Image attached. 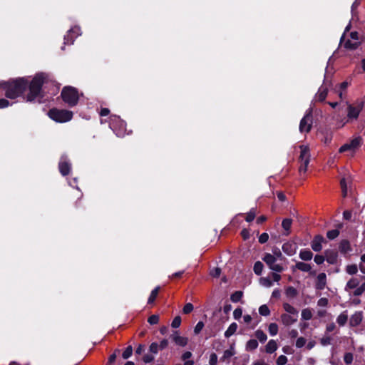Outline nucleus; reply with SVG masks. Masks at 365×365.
I'll return each instance as SVG.
<instances>
[{
	"instance_id": "obj_20",
	"label": "nucleus",
	"mask_w": 365,
	"mask_h": 365,
	"mask_svg": "<svg viewBox=\"0 0 365 365\" xmlns=\"http://www.w3.org/2000/svg\"><path fill=\"white\" fill-rule=\"evenodd\" d=\"M296 268L300 271L309 272L310 274H315L316 272L312 270V266L309 264L302 262H297L295 265Z\"/></svg>"
},
{
	"instance_id": "obj_25",
	"label": "nucleus",
	"mask_w": 365,
	"mask_h": 365,
	"mask_svg": "<svg viewBox=\"0 0 365 365\" xmlns=\"http://www.w3.org/2000/svg\"><path fill=\"white\" fill-rule=\"evenodd\" d=\"M347 319L348 315L346 314V312H344L337 317L336 322L339 324V326H344L347 322Z\"/></svg>"
},
{
	"instance_id": "obj_3",
	"label": "nucleus",
	"mask_w": 365,
	"mask_h": 365,
	"mask_svg": "<svg viewBox=\"0 0 365 365\" xmlns=\"http://www.w3.org/2000/svg\"><path fill=\"white\" fill-rule=\"evenodd\" d=\"M364 279H365V277H364ZM344 290L350 296H361L365 292V282L360 284V281L357 277H351L346 282Z\"/></svg>"
},
{
	"instance_id": "obj_59",
	"label": "nucleus",
	"mask_w": 365,
	"mask_h": 365,
	"mask_svg": "<svg viewBox=\"0 0 365 365\" xmlns=\"http://www.w3.org/2000/svg\"><path fill=\"white\" fill-rule=\"evenodd\" d=\"M317 304L319 307H326L328 304V299L327 298H320L317 302Z\"/></svg>"
},
{
	"instance_id": "obj_62",
	"label": "nucleus",
	"mask_w": 365,
	"mask_h": 365,
	"mask_svg": "<svg viewBox=\"0 0 365 365\" xmlns=\"http://www.w3.org/2000/svg\"><path fill=\"white\" fill-rule=\"evenodd\" d=\"M288 336L290 338H296L298 336V331L297 329H291L288 331Z\"/></svg>"
},
{
	"instance_id": "obj_32",
	"label": "nucleus",
	"mask_w": 365,
	"mask_h": 365,
	"mask_svg": "<svg viewBox=\"0 0 365 365\" xmlns=\"http://www.w3.org/2000/svg\"><path fill=\"white\" fill-rule=\"evenodd\" d=\"M302 319L304 320H309L312 317V312L309 309H304L302 311Z\"/></svg>"
},
{
	"instance_id": "obj_46",
	"label": "nucleus",
	"mask_w": 365,
	"mask_h": 365,
	"mask_svg": "<svg viewBox=\"0 0 365 365\" xmlns=\"http://www.w3.org/2000/svg\"><path fill=\"white\" fill-rule=\"evenodd\" d=\"M181 324V318L180 316L175 317L171 324L172 327L178 328Z\"/></svg>"
},
{
	"instance_id": "obj_50",
	"label": "nucleus",
	"mask_w": 365,
	"mask_h": 365,
	"mask_svg": "<svg viewBox=\"0 0 365 365\" xmlns=\"http://www.w3.org/2000/svg\"><path fill=\"white\" fill-rule=\"evenodd\" d=\"M287 362V358L284 355H280L277 359V364L284 365Z\"/></svg>"
},
{
	"instance_id": "obj_54",
	"label": "nucleus",
	"mask_w": 365,
	"mask_h": 365,
	"mask_svg": "<svg viewBox=\"0 0 365 365\" xmlns=\"http://www.w3.org/2000/svg\"><path fill=\"white\" fill-rule=\"evenodd\" d=\"M344 359V361L346 364H351L353 361V354L351 353L345 354Z\"/></svg>"
},
{
	"instance_id": "obj_39",
	"label": "nucleus",
	"mask_w": 365,
	"mask_h": 365,
	"mask_svg": "<svg viewBox=\"0 0 365 365\" xmlns=\"http://www.w3.org/2000/svg\"><path fill=\"white\" fill-rule=\"evenodd\" d=\"M292 225V220L291 219H284L282 221V226L285 231L287 232L289 231Z\"/></svg>"
},
{
	"instance_id": "obj_10",
	"label": "nucleus",
	"mask_w": 365,
	"mask_h": 365,
	"mask_svg": "<svg viewBox=\"0 0 365 365\" xmlns=\"http://www.w3.org/2000/svg\"><path fill=\"white\" fill-rule=\"evenodd\" d=\"M312 125V110H309L307 111L306 115L301 120L299 123V131L301 133H308L311 130Z\"/></svg>"
},
{
	"instance_id": "obj_55",
	"label": "nucleus",
	"mask_w": 365,
	"mask_h": 365,
	"mask_svg": "<svg viewBox=\"0 0 365 365\" xmlns=\"http://www.w3.org/2000/svg\"><path fill=\"white\" fill-rule=\"evenodd\" d=\"M341 187L343 196L345 197L346 195L347 188H346V181H345L344 178H343L341 180Z\"/></svg>"
},
{
	"instance_id": "obj_11",
	"label": "nucleus",
	"mask_w": 365,
	"mask_h": 365,
	"mask_svg": "<svg viewBox=\"0 0 365 365\" xmlns=\"http://www.w3.org/2000/svg\"><path fill=\"white\" fill-rule=\"evenodd\" d=\"M359 44L360 41L359 34L356 31L351 32L350 34V38L347 39V41L344 42V46L349 49H355L359 46Z\"/></svg>"
},
{
	"instance_id": "obj_7",
	"label": "nucleus",
	"mask_w": 365,
	"mask_h": 365,
	"mask_svg": "<svg viewBox=\"0 0 365 365\" xmlns=\"http://www.w3.org/2000/svg\"><path fill=\"white\" fill-rule=\"evenodd\" d=\"M49 117L58 123H65L71 120L73 113L66 110L51 109L48 112Z\"/></svg>"
},
{
	"instance_id": "obj_40",
	"label": "nucleus",
	"mask_w": 365,
	"mask_h": 365,
	"mask_svg": "<svg viewBox=\"0 0 365 365\" xmlns=\"http://www.w3.org/2000/svg\"><path fill=\"white\" fill-rule=\"evenodd\" d=\"M235 354V351L234 350V347L232 346L230 349H227L224 351L223 354V359H228L232 356Z\"/></svg>"
},
{
	"instance_id": "obj_28",
	"label": "nucleus",
	"mask_w": 365,
	"mask_h": 365,
	"mask_svg": "<svg viewBox=\"0 0 365 365\" xmlns=\"http://www.w3.org/2000/svg\"><path fill=\"white\" fill-rule=\"evenodd\" d=\"M255 335L260 342H264L267 339L266 334L260 329L257 330Z\"/></svg>"
},
{
	"instance_id": "obj_17",
	"label": "nucleus",
	"mask_w": 365,
	"mask_h": 365,
	"mask_svg": "<svg viewBox=\"0 0 365 365\" xmlns=\"http://www.w3.org/2000/svg\"><path fill=\"white\" fill-rule=\"evenodd\" d=\"M324 241V239L321 235H317L314 237L311 243V247L312 250L315 252H319L322 249V242Z\"/></svg>"
},
{
	"instance_id": "obj_58",
	"label": "nucleus",
	"mask_w": 365,
	"mask_h": 365,
	"mask_svg": "<svg viewBox=\"0 0 365 365\" xmlns=\"http://www.w3.org/2000/svg\"><path fill=\"white\" fill-rule=\"evenodd\" d=\"M314 260L317 264H321L324 262V257L322 255H315Z\"/></svg>"
},
{
	"instance_id": "obj_27",
	"label": "nucleus",
	"mask_w": 365,
	"mask_h": 365,
	"mask_svg": "<svg viewBox=\"0 0 365 365\" xmlns=\"http://www.w3.org/2000/svg\"><path fill=\"white\" fill-rule=\"evenodd\" d=\"M258 347V342L256 339H250L246 344L247 351H253Z\"/></svg>"
},
{
	"instance_id": "obj_21",
	"label": "nucleus",
	"mask_w": 365,
	"mask_h": 365,
	"mask_svg": "<svg viewBox=\"0 0 365 365\" xmlns=\"http://www.w3.org/2000/svg\"><path fill=\"white\" fill-rule=\"evenodd\" d=\"M283 308L285 311L284 314H292V315H293L294 317H298V314H299L298 310L295 307L292 306L291 304H289L288 303H284Z\"/></svg>"
},
{
	"instance_id": "obj_56",
	"label": "nucleus",
	"mask_w": 365,
	"mask_h": 365,
	"mask_svg": "<svg viewBox=\"0 0 365 365\" xmlns=\"http://www.w3.org/2000/svg\"><path fill=\"white\" fill-rule=\"evenodd\" d=\"M323 346H327L331 344V338L329 336H324L320 340Z\"/></svg>"
},
{
	"instance_id": "obj_43",
	"label": "nucleus",
	"mask_w": 365,
	"mask_h": 365,
	"mask_svg": "<svg viewBox=\"0 0 365 365\" xmlns=\"http://www.w3.org/2000/svg\"><path fill=\"white\" fill-rule=\"evenodd\" d=\"M133 353V349L131 346H128L125 350L123 352L122 356L123 359H128Z\"/></svg>"
},
{
	"instance_id": "obj_6",
	"label": "nucleus",
	"mask_w": 365,
	"mask_h": 365,
	"mask_svg": "<svg viewBox=\"0 0 365 365\" xmlns=\"http://www.w3.org/2000/svg\"><path fill=\"white\" fill-rule=\"evenodd\" d=\"M364 106V100H359L353 104H349L347 106V122L356 120Z\"/></svg>"
},
{
	"instance_id": "obj_53",
	"label": "nucleus",
	"mask_w": 365,
	"mask_h": 365,
	"mask_svg": "<svg viewBox=\"0 0 365 365\" xmlns=\"http://www.w3.org/2000/svg\"><path fill=\"white\" fill-rule=\"evenodd\" d=\"M217 362V356L216 354L212 353L210 356L209 363L210 365H216Z\"/></svg>"
},
{
	"instance_id": "obj_4",
	"label": "nucleus",
	"mask_w": 365,
	"mask_h": 365,
	"mask_svg": "<svg viewBox=\"0 0 365 365\" xmlns=\"http://www.w3.org/2000/svg\"><path fill=\"white\" fill-rule=\"evenodd\" d=\"M362 140L360 137H356L351 140L349 143H345L339 149V153H346L349 157H353L355 153L361 146Z\"/></svg>"
},
{
	"instance_id": "obj_2",
	"label": "nucleus",
	"mask_w": 365,
	"mask_h": 365,
	"mask_svg": "<svg viewBox=\"0 0 365 365\" xmlns=\"http://www.w3.org/2000/svg\"><path fill=\"white\" fill-rule=\"evenodd\" d=\"M45 76L40 73L36 75L29 83V93L26 96L27 101H34L41 97V86L44 82Z\"/></svg>"
},
{
	"instance_id": "obj_19",
	"label": "nucleus",
	"mask_w": 365,
	"mask_h": 365,
	"mask_svg": "<svg viewBox=\"0 0 365 365\" xmlns=\"http://www.w3.org/2000/svg\"><path fill=\"white\" fill-rule=\"evenodd\" d=\"M327 284V275L325 273H320L317 277L316 288L317 289H324Z\"/></svg>"
},
{
	"instance_id": "obj_31",
	"label": "nucleus",
	"mask_w": 365,
	"mask_h": 365,
	"mask_svg": "<svg viewBox=\"0 0 365 365\" xmlns=\"http://www.w3.org/2000/svg\"><path fill=\"white\" fill-rule=\"evenodd\" d=\"M259 284L265 287H271L273 285L272 281L269 277L260 278Z\"/></svg>"
},
{
	"instance_id": "obj_22",
	"label": "nucleus",
	"mask_w": 365,
	"mask_h": 365,
	"mask_svg": "<svg viewBox=\"0 0 365 365\" xmlns=\"http://www.w3.org/2000/svg\"><path fill=\"white\" fill-rule=\"evenodd\" d=\"M278 348V345L274 339H271L268 341L267 345L265 346V351L267 354L274 353Z\"/></svg>"
},
{
	"instance_id": "obj_42",
	"label": "nucleus",
	"mask_w": 365,
	"mask_h": 365,
	"mask_svg": "<svg viewBox=\"0 0 365 365\" xmlns=\"http://www.w3.org/2000/svg\"><path fill=\"white\" fill-rule=\"evenodd\" d=\"M256 216V210L255 209H251L250 211L247 214L246 221L252 222Z\"/></svg>"
},
{
	"instance_id": "obj_38",
	"label": "nucleus",
	"mask_w": 365,
	"mask_h": 365,
	"mask_svg": "<svg viewBox=\"0 0 365 365\" xmlns=\"http://www.w3.org/2000/svg\"><path fill=\"white\" fill-rule=\"evenodd\" d=\"M337 255L336 253H332L331 255H326V260L329 264H334L336 262Z\"/></svg>"
},
{
	"instance_id": "obj_18",
	"label": "nucleus",
	"mask_w": 365,
	"mask_h": 365,
	"mask_svg": "<svg viewBox=\"0 0 365 365\" xmlns=\"http://www.w3.org/2000/svg\"><path fill=\"white\" fill-rule=\"evenodd\" d=\"M328 92V87L324 83L318 90L317 93L315 96L316 101H323L325 100Z\"/></svg>"
},
{
	"instance_id": "obj_30",
	"label": "nucleus",
	"mask_w": 365,
	"mask_h": 365,
	"mask_svg": "<svg viewBox=\"0 0 365 365\" xmlns=\"http://www.w3.org/2000/svg\"><path fill=\"white\" fill-rule=\"evenodd\" d=\"M159 290H160V287H157L151 292L150 297L148 298V303L151 304V303L154 302V301L155 300V299L158 294Z\"/></svg>"
},
{
	"instance_id": "obj_33",
	"label": "nucleus",
	"mask_w": 365,
	"mask_h": 365,
	"mask_svg": "<svg viewBox=\"0 0 365 365\" xmlns=\"http://www.w3.org/2000/svg\"><path fill=\"white\" fill-rule=\"evenodd\" d=\"M278 325L276 323H271L269 325L268 331L271 336H275L278 333Z\"/></svg>"
},
{
	"instance_id": "obj_15",
	"label": "nucleus",
	"mask_w": 365,
	"mask_h": 365,
	"mask_svg": "<svg viewBox=\"0 0 365 365\" xmlns=\"http://www.w3.org/2000/svg\"><path fill=\"white\" fill-rule=\"evenodd\" d=\"M171 338L177 345L180 346H186L188 341L187 338L180 336L177 331L172 334Z\"/></svg>"
},
{
	"instance_id": "obj_49",
	"label": "nucleus",
	"mask_w": 365,
	"mask_h": 365,
	"mask_svg": "<svg viewBox=\"0 0 365 365\" xmlns=\"http://www.w3.org/2000/svg\"><path fill=\"white\" fill-rule=\"evenodd\" d=\"M148 322L150 324H157L159 322V316L156 314L151 315L149 318Z\"/></svg>"
},
{
	"instance_id": "obj_14",
	"label": "nucleus",
	"mask_w": 365,
	"mask_h": 365,
	"mask_svg": "<svg viewBox=\"0 0 365 365\" xmlns=\"http://www.w3.org/2000/svg\"><path fill=\"white\" fill-rule=\"evenodd\" d=\"M363 319V312L361 311L356 312L349 319V324L351 327H357L361 324Z\"/></svg>"
},
{
	"instance_id": "obj_23",
	"label": "nucleus",
	"mask_w": 365,
	"mask_h": 365,
	"mask_svg": "<svg viewBox=\"0 0 365 365\" xmlns=\"http://www.w3.org/2000/svg\"><path fill=\"white\" fill-rule=\"evenodd\" d=\"M313 257L312 252L309 250H302L299 252V257L304 261L311 260Z\"/></svg>"
},
{
	"instance_id": "obj_16",
	"label": "nucleus",
	"mask_w": 365,
	"mask_h": 365,
	"mask_svg": "<svg viewBox=\"0 0 365 365\" xmlns=\"http://www.w3.org/2000/svg\"><path fill=\"white\" fill-rule=\"evenodd\" d=\"M281 322L284 326H291L297 322L298 317H294L292 314H282L280 317Z\"/></svg>"
},
{
	"instance_id": "obj_34",
	"label": "nucleus",
	"mask_w": 365,
	"mask_h": 365,
	"mask_svg": "<svg viewBox=\"0 0 365 365\" xmlns=\"http://www.w3.org/2000/svg\"><path fill=\"white\" fill-rule=\"evenodd\" d=\"M263 264L261 262H255L254 265V272L256 274L260 275L263 270Z\"/></svg>"
},
{
	"instance_id": "obj_61",
	"label": "nucleus",
	"mask_w": 365,
	"mask_h": 365,
	"mask_svg": "<svg viewBox=\"0 0 365 365\" xmlns=\"http://www.w3.org/2000/svg\"><path fill=\"white\" fill-rule=\"evenodd\" d=\"M154 359V356L152 354H145L144 356H143V361L145 363H149V362H151L152 361H153Z\"/></svg>"
},
{
	"instance_id": "obj_47",
	"label": "nucleus",
	"mask_w": 365,
	"mask_h": 365,
	"mask_svg": "<svg viewBox=\"0 0 365 365\" xmlns=\"http://www.w3.org/2000/svg\"><path fill=\"white\" fill-rule=\"evenodd\" d=\"M194 307L191 303H187L182 309L184 314H187L193 310Z\"/></svg>"
},
{
	"instance_id": "obj_24",
	"label": "nucleus",
	"mask_w": 365,
	"mask_h": 365,
	"mask_svg": "<svg viewBox=\"0 0 365 365\" xmlns=\"http://www.w3.org/2000/svg\"><path fill=\"white\" fill-rule=\"evenodd\" d=\"M237 324L235 323V322H233L232 323L229 327L227 328V329L225 331V336L226 338H229L231 336H232L237 331Z\"/></svg>"
},
{
	"instance_id": "obj_52",
	"label": "nucleus",
	"mask_w": 365,
	"mask_h": 365,
	"mask_svg": "<svg viewBox=\"0 0 365 365\" xmlns=\"http://www.w3.org/2000/svg\"><path fill=\"white\" fill-rule=\"evenodd\" d=\"M272 256H274V257L277 260L282 259L283 258L282 254L279 249H274L273 250V254H272Z\"/></svg>"
},
{
	"instance_id": "obj_64",
	"label": "nucleus",
	"mask_w": 365,
	"mask_h": 365,
	"mask_svg": "<svg viewBox=\"0 0 365 365\" xmlns=\"http://www.w3.org/2000/svg\"><path fill=\"white\" fill-rule=\"evenodd\" d=\"M10 105L9 102L6 99H0V108L8 107Z\"/></svg>"
},
{
	"instance_id": "obj_60",
	"label": "nucleus",
	"mask_w": 365,
	"mask_h": 365,
	"mask_svg": "<svg viewBox=\"0 0 365 365\" xmlns=\"http://www.w3.org/2000/svg\"><path fill=\"white\" fill-rule=\"evenodd\" d=\"M149 349L152 353L156 354L158 351V345L156 343H152Z\"/></svg>"
},
{
	"instance_id": "obj_5",
	"label": "nucleus",
	"mask_w": 365,
	"mask_h": 365,
	"mask_svg": "<svg viewBox=\"0 0 365 365\" xmlns=\"http://www.w3.org/2000/svg\"><path fill=\"white\" fill-rule=\"evenodd\" d=\"M61 97L65 103L70 106H75L79 98L77 90L71 86L64 87L61 92Z\"/></svg>"
},
{
	"instance_id": "obj_36",
	"label": "nucleus",
	"mask_w": 365,
	"mask_h": 365,
	"mask_svg": "<svg viewBox=\"0 0 365 365\" xmlns=\"http://www.w3.org/2000/svg\"><path fill=\"white\" fill-rule=\"evenodd\" d=\"M340 250H341V252H344V253H347L349 251H351V247H350V245H349V242L343 241L341 243Z\"/></svg>"
},
{
	"instance_id": "obj_41",
	"label": "nucleus",
	"mask_w": 365,
	"mask_h": 365,
	"mask_svg": "<svg viewBox=\"0 0 365 365\" xmlns=\"http://www.w3.org/2000/svg\"><path fill=\"white\" fill-rule=\"evenodd\" d=\"M297 290L292 287H289L286 289V294L289 297H294L297 295Z\"/></svg>"
},
{
	"instance_id": "obj_9",
	"label": "nucleus",
	"mask_w": 365,
	"mask_h": 365,
	"mask_svg": "<svg viewBox=\"0 0 365 365\" xmlns=\"http://www.w3.org/2000/svg\"><path fill=\"white\" fill-rule=\"evenodd\" d=\"M274 257H275L272 256V254L266 253L264 255L262 260L267 264L270 269L277 272H281L284 270V268L281 264L276 263L277 260Z\"/></svg>"
},
{
	"instance_id": "obj_51",
	"label": "nucleus",
	"mask_w": 365,
	"mask_h": 365,
	"mask_svg": "<svg viewBox=\"0 0 365 365\" xmlns=\"http://www.w3.org/2000/svg\"><path fill=\"white\" fill-rule=\"evenodd\" d=\"M204 323L202 322H199L194 328V333L195 334H198L203 329Z\"/></svg>"
},
{
	"instance_id": "obj_37",
	"label": "nucleus",
	"mask_w": 365,
	"mask_h": 365,
	"mask_svg": "<svg viewBox=\"0 0 365 365\" xmlns=\"http://www.w3.org/2000/svg\"><path fill=\"white\" fill-rule=\"evenodd\" d=\"M339 235V231L338 230H329L327 232V237L329 239V240H334L335 238H336Z\"/></svg>"
},
{
	"instance_id": "obj_35",
	"label": "nucleus",
	"mask_w": 365,
	"mask_h": 365,
	"mask_svg": "<svg viewBox=\"0 0 365 365\" xmlns=\"http://www.w3.org/2000/svg\"><path fill=\"white\" fill-rule=\"evenodd\" d=\"M259 313L262 316H269L270 311L269 307L266 304H263L259 308Z\"/></svg>"
},
{
	"instance_id": "obj_1",
	"label": "nucleus",
	"mask_w": 365,
	"mask_h": 365,
	"mask_svg": "<svg viewBox=\"0 0 365 365\" xmlns=\"http://www.w3.org/2000/svg\"><path fill=\"white\" fill-rule=\"evenodd\" d=\"M27 86L28 81L24 78L0 83V88L5 91L6 96L11 99L20 96L26 90Z\"/></svg>"
},
{
	"instance_id": "obj_12",
	"label": "nucleus",
	"mask_w": 365,
	"mask_h": 365,
	"mask_svg": "<svg viewBox=\"0 0 365 365\" xmlns=\"http://www.w3.org/2000/svg\"><path fill=\"white\" fill-rule=\"evenodd\" d=\"M81 34V29L75 26L69 30L68 33L64 37V43H72L75 37Z\"/></svg>"
},
{
	"instance_id": "obj_8",
	"label": "nucleus",
	"mask_w": 365,
	"mask_h": 365,
	"mask_svg": "<svg viewBox=\"0 0 365 365\" xmlns=\"http://www.w3.org/2000/svg\"><path fill=\"white\" fill-rule=\"evenodd\" d=\"M299 162L300 166L299 171L300 173H305L307 170V166L310 161V153L307 146L301 145L300 147Z\"/></svg>"
},
{
	"instance_id": "obj_57",
	"label": "nucleus",
	"mask_w": 365,
	"mask_h": 365,
	"mask_svg": "<svg viewBox=\"0 0 365 365\" xmlns=\"http://www.w3.org/2000/svg\"><path fill=\"white\" fill-rule=\"evenodd\" d=\"M269 239V235L267 233H262L259 237V242L260 243H265Z\"/></svg>"
},
{
	"instance_id": "obj_29",
	"label": "nucleus",
	"mask_w": 365,
	"mask_h": 365,
	"mask_svg": "<svg viewBox=\"0 0 365 365\" xmlns=\"http://www.w3.org/2000/svg\"><path fill=\"white\" fill-rule=\"evenodd\" d=\"M243 293L241 291L235 292L230 297V299L232 302H238L241 300Z\"/></svg>"
},
{
	"instance_id": "obj_45",
	"label": "nucleus",
	"mask_w": 365,
	"mask_h": 365,
	"mask_svg": "<svg viewBox=\"0 0 365 365\" xmlns=\"http://www.w3.org/2000/svg\"><path fill=\"white\" fill-rule=\"evenodd\" d=\"M360 271L365 274V253L361 256V262L359 264Z\"/></svg>"
},
{
	"instance_id": "obj_13",
	"label": "nucleus",
	"mask_w": 365,
	"mask_h": 365,
	"mask_svg": "<svg viewBox=\"0 0 365 365\" xmlns=\"http://www.w3.org/2000/svg\"><path fill=\"white\" fill-rule=\"evenodd\" d=\"M59 170L63 175H66L71 170V164L68 162L67 158L62 156L59 162Z\"/></svg>"
},
{
	"instance_id": "obj_63",
	"label": "nucleus",
	"mask_w": 365,
	"mask_h": 365,
	"mask_svg": "<svg viewBox=\"0 0 365 365\" xmlns=\"http://www.w3.org/2000/svg\"><path fill=\"white\" fill-rule=\"evenodd\" d=\"M220 272H221V270L220 268H215L214 269H212L211 271L210 274L212 277H217L220 276Z\"/></svg>"
},
{
	"instance_id": "obj_44",
	"label": "nucleus",
	"mask_w": 365,
	"mask_h": 365,
	"mask_svg": "<svg viewBox=\"0 0 365 365\" xmlns=\"http://www.w3.org/2000/svg\"><path fill=\"white\" fill-rule=\"evenodd\" d=\"M306 342H307V340L305 339V338L300 336V337L297 338V339L296 341V344H295L296 347L302 348L306 344Z\"/></svg>"
},
{
	"instance_id": "obj_26",
	"label": "nucleus",
	"mask_w": 365,
	"mask_h": 365,
	"mask_svg": "<svg viewBox=\"0 0 365 365\" xmlns=\"http://www.w3.org/2000/svg\"><path fill=\"white\" fill-rule=\"evenodd\" d=\"M359 269V268L356 264H348L346 267L345 270L347 274H349L350 275H354L357 273Z\"/></svg>"
},
{
	"instance_id": "obj_48",
	"label": "nucleus",
	"mask_w": 365,
	"mask_h": 365,
	"mask_svg": "<svg viewBox=\"0 0 365 365\" xmlns=\"http://www.w3.org/2000/svg\"><path fill=\"white\" fill-rule=\"evenodd\" d=\"M242 315V309L239 307L234 310L233 312V317L235 319L238 320Z\"/></svg>"
}]
</instances>
